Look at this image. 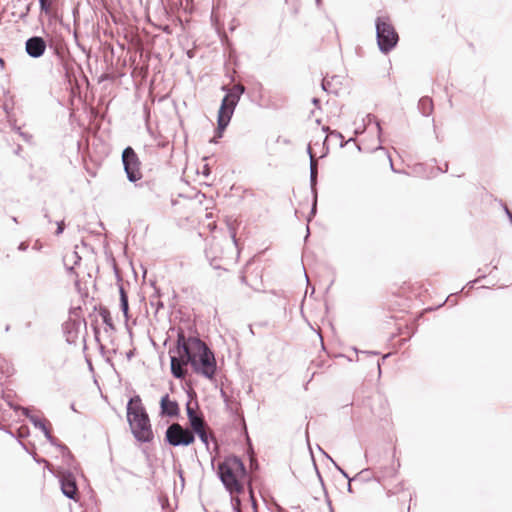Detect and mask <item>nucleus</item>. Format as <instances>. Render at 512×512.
<instances>
[{
  "instance_id": "nucleus-3",
  "label": "nucleus",
  "mask_w": 512,
  "mask_h": 512,
  "mask_svg": "<svg viewBox=\"0 0 512 512\" xmlns=\"http://www.w3.org/2000/svg\"><path fill=\"white\" fill-rule=\"evenodd\" d=\"M375 26L379 50L382 53L387 54L396 47L399 41L398 33L391 23L390 18L387 16L377 17Z\"/></svg>"
},
{
  "instance_id": "nucleus-22",
  "label": "nucleus",
  "mask_w": 512,
  "mask_h": 512,
  "mask_svg": "<svg viewBox=\"0 0 512 512\" xmlns=\"http://www.w3.org/2000/svg\"><path fill=\"white\" fill-rule=\"evenodd\" d=\"M41 12L49 14L51 11V0H38Z\"/></svg>"
},
{
  "instance_id": "nucleus-10",
  "label": "nucleus",
  "mask_w": 512,
  "mask_h": 512,
  "mask_svg": "<svg viewBox=\"0 0 512 512\" xmlns=\"http://www.w3.org/2000/svg\"><path fill=\"white\" fill-rule=\"evenodd\" d=\"M307 152L310 157V186L311 192L313 194V204L311 208V214L316 213V205H317V175H318V161L312 153L311 146L309 145L307 148Z\"/></svg>"
},
{
  "instance_id": "nucleus-30",
  "label": "nucleus",
  "mask_w": 512,
  "mask_h": 512,
  "mask_svg": "<svg viewBox=\"0 0 512 512\" xmlns=\"http://www.w3.org/2000/svg\"><path fill=\"white\" fill-rule=\"evenodd\" d=\"M9 397H10V395H6V396H5V399H6L7 403H8V405H9L11 408H13L14 410H18V409H20V410H21V408H22V407H19V406L13 405V404L11 403V399H9Z\"/></svg>"
},
{
  "instance_id": "nucleus-11",
  "label": "nucleus",
  "mask_w": 512,
  "mask_h": 512,
  "mask_svg": "<svg viewBox=\"0 0 512 512\" xmlns=\"http://www.w3.org/2000/svg\"><path fill=\"white\" fill-rule=\"evenodd\" d=\"M59 481L62 493L69 499L77 500L78 488L74 475L70 472L62 473Z\"/></svg>"
},
{
  "instance_id": "nucleus-27",
  "label": "nucleus",
  "mask_w": 512,
  "mask_h": 512,
  "mask_svg": "<svg viewBox=\"0 0 512 512\" xmlns=\"http://www.w3.org/2000/svg\"><path fill=\"white\" fill-rule=\"evenodd\" d=\"M119 294H120V301H124V299L128 300V296L124 290L123 285H119Z\"/></svg>"
},
{
  "instance_id": "nucleus-17",
  "label": "nucleus",
  "mask_w": 512,
  "mask_h": 512,
  "mask_svg": "<svg viewBox=\"0 0 512 512\" xmlns=\"http://www.w3.org/2000/svg\"><path fill=\"white\" fill-rule=\"evenodd\" d=\"M189 423H190V426H191V431L193 433H196L204 428H206V423L205 421L203 420L202 417L200 416H197V417H194V418H191L189 420Z\"/></svg>"
},
{
  "instance_id": "nucleus-15",
  "label": "nucleus",
  "mask_w": 512,
  "mask_h": 512,
  "mask_svg": "<svg viewBox=\"0 0 512 512\" xmlns=\"http://www.w3.org/2000/svg\"><path fill=\"white\" fill-rule=\"evenodd\" d=\"M80 261L81 257L76 251H72L64 256V264L70 273L73 272L74 266L78 265Z\"/></svg>"
},
{
  "instance_id": "nucleus-8",
  "label": "nucleus",
  "mask_w": 512,
  "mask_h": 512,
  "mask_svg": "<svg viewBox=\"0 0 512 512\" xmlns=\"http://www.w3.org/2000/svg\"><path fill=\"white\" fill-rule=\"evenodd\" d=\"M33 1L28 0H10L7 3V9L15 21H25L30 13Z\"/></svg>"
},
{
  "instance_id": "nucleus-24",
  "label": "nucleus",
  "mask_w": 512,
  "mask_h": 512,
  "mask_svg": "<svg viewBox=\"0 0 512 512\" xmlns=\"http://www.w3.org/2000/svg\"><path fill=\"white\" fill-rule=\"evenodd\" d=\"M195 434L198 435V437L200 438V440L206 445V447L208 448V445H209V436H208V433L206 431V428L196 432Z\"/></svg>"
},
{
  "instance_id": "nucleus-31",
  "label": "nucleus",
  "mask_w": 512,
  "mask_h": 512,
  "mask_svg": "<svg viewBox=\"0 0 512 512\" xmlns=\"http://www.w3.org/2000/svg\"><path fill=\"white\" fill-rule=\"evenodd\" d=\"M330 136L341 139V140L343 139V135L338 131H331Z\"/></svg>"
},
{
  "instance_id": "nucleus-28",
  "label": "nucleus",
  "mask_w": 512,
  "mask_h": 512,
  "mask_svg": "<svg viewBox=\"0 0 512 512\" xmlns=\"http://www.w3.org/2000/svg\"><path fill=\"white\" fill-rule=\"evenodd\" d=\"M63 231H64V222L63 221L57 222L56 234L60 235L63 233Z\"/></svg>"
},
{
  "instance_id": "nucleus-9",
  "label": "nucleus",
  "mask_w": 512,
  "mask_h": 512,
  "mask_svg": "<svg viewBox=\"0 0 512 512\" xmlns=\"http://www.w3.org/2000/svg\"><path fill=\"white\" fill-rule=\"evenodd\" d=\"M46 48V40L41 36H32L25 41V52L31 58L37 59L42 57Z\"/></svg>"
},
{
  "instance_id": "nucleus-34",
  "label": "nucleus",
  "mask_w": 512,
  "mask_h": 512,
  "mask_svg": "<svg viewBox=\"0 0 512 512\" xmlns=\"http://www.w3.org/2000/svg\"><path fill=\"white\" fill-rule=\"evenodd\" d=\"M322 89L327 90V83L325 82V80L322 81Z\"/></svg>"
},
{
  "instance_id": "nucleus-26",
  "label": "nucleus",
  "mask_w": 512,
  "mask_h": 512,
  "mask_svg": "<svg viewBox=\"0 0 512 512\" xmlns=\"http://www.w3.org/2000/svg\"><path fill=\"white\" fill-rule=\"evenodd\" d=\"M186 411H187V417H188V420H190L191 418H194V417H197L198 415L196 414V412L194 411V409L190 406V403H187L186 405Z\"/></svg>"
},
{
  "instance_id": "nucleus-37",
  "label": "nucleus",
  "mask_w": 512,
  "mask_h": 512,
  "mask_svg": "<svg viewBox=\"0 0 512 512\" xmlns=\"http://www.w3.org/2000/svg\"><path fill=\"white\" fill-rule=\"evenodd\" d=\"M395 474H396V469L392 468L391 471H390V475L394 476Z\"/></svg>"
},
{
  "instance_id": "nucleus-46",
  "label": "nucleus",
  "mask_w": 512,
  "mask_h": 512,
  "mask_svg": "<svg viewBox=\"0 0 512 512\" xmlns=\"http://www.w3.org/2000/svg\"><path fill=\"white\" fill-rule=\"evenodd\" d=\"M13 222H17V218L16 217H13Z\"/></svg>"
},
{
  "instance_id": "nucleus-38",
  "label": "nucleus",
  "mask_w": 512,
  "mask_h": 512,
  "mask_svg": "<svg viewBox=\"0 0 512 512\" xmlns=\"http://www.w3.org/2000/svg\"><path fill=\"white\" fill-rule=\"evenodd\" d=\"M315 2H316V5H317L318 7H320V6H321V3H322V0H315Z\"/></svg>"
},
{
  "instance_id": "nucleus-23",
  "label": "nucleus",
  "mask_w": 512,
  "mask_h": 512,
  "mask_svg": "<svg viewBox=\"0 0 512 512\" xmlns=\"http://www.w3.org/2000/svg\"><path fill=\"white\" fill-rule=\"evenodd\" d=\"M101 316L103 318V322L105 323V325L111 329V330H114V325H113V322H112V319L110 317V314L109 312L107 311H104L103 313H101Z\"/></svg>"
},
{
  "instance_id": "nucleus-25",
  "label": "nucleus",
  "mask_w": 512,
  "mask_h": 512,
  "mask_svg": "<svg viewBox=\"0 0 512 512\" xmlns=\"http://www.w3.org/2000/svg\"><path fill=\"white\" fill-rule=\"evenodd\" d=\"M120 308H121V311L123 312L125 320L127 321L128 318H129V315H128V312H129L128 300L124 299V301H120Z\"/></svg>"
},
{
  "instance_id": "nucleus-40",
  "label": "nucleus",
  "mask_w": 512,
  "mask_h": 512,
  "mask_svg": "<svg viewBox=\"0 0 512 512\" xmlns=\"http://www.w3.org/2000/svg\"><path fill=\"white\" fill-rule=\"evenodd\" d=\"M348 491L351 493L352 492V487H351V483L349 482L348 483Z\"/></svg>"
},
{
  "instance_id": "nucleus-14",
  "label": "nucleus",
  "mask_w": 512,
  "mask_h": 512,
  "mask_svg": "<svg viewBox=\"0 0 512 512\" xmlns=\"http://www.w3.org/2000/svg\"><path fill=\"white\" fill-rule=\"evenodd\" d=\"M147 413L139 395H135L127 403V419Z\"/></svg>"
},
{
  "instance_id": "nucleus-43",
  "label": "nucleus",
  "mask_w": 512,
  "mask_h": 512,
  "mask_svg": "<svg viewBox=\"0 0 512 512\" xmlns=\"http://www.w3.org/2000/svg\"><path fill=\"white\" fill-rule=\"evenodd\" d=\"M0 64L3 65L4 64V61L2 58H0Z\"/></svg>"
},
{
  "instance_id": "nucleus-44",
  "label": "nucleus",
  "mask_w": 512,
  "mask_h": 512,
  "mask_svg": "<svg viewBox=\"0 0 512 512\" xmlns=\"http://www.w3.org/2000/svg\"><path fill=\"white\" fill-rule=\"evenodd\" d=\"M329 128L328 127H323V131H328Z\"/></svg>"
},
{
  "instance_id": "nucleus-5",
  "label": "nucleus",
  "mask_w": 512,
  "mask_h": 512,
  "mask_svg": "<svg viewBox=\"0 0 512 512\" xmlns=\"http://www.w3.org/2000/svg\"><path fill=\"white\" fill-rule=\"evenodd\" d=\"M131 432L135 439L142 443L151 442L154 438L153 431L150 424V419L147 413L142 415H135L127 419Z\"/></svg>"
},
{
  "instance_id": "nucleus-35",
  "label": "nucleus",
  "mask_w": 512,
  "mask_h": 512,
  "mask_svg": "<svg viewBox=\"0 0 512 512\" xmlns=\"http://www.w3.org/2000/svg\"><path fill=\"white\" fill-rule=\"evenodd\" d=\"M319 451H320V452H323V454H324L327 458H329L330 460L332 459V458H331V457H330L326 452H324V451H323V449H322V448H319Z\"/></svg>"
},
{
  "instance_id": "nucleus-7",
  "label": "nucleus",
  "mask_w": 512,
  "mask_h": 512,
  "mask_svg": "<svg viewBox=\"0 0 512 512\" xmlns=\"http://www.w3.org/2000/svg\"><path fill=\"white\" fill-rule=\"evenodd\" d=\"M122 162L127 179L130 182H136L142 178L141 163L132 147L128 146L123 150Z\"/></svg>"
},
{
  "instance_id": "nucleus-42",
  "label": "nucleus",
  "mask_w": 512,
  "mask_h": 512,
  "mask_svg": "<svg viewBox=\"0 0 512 512\" xmlns=\"http://www.w3.org/2000/svg\"><path fill=\"white\" fill-rule=\"evenodd\" d=\"M383 149H384V148H383L381 145H379V146L376 148V150H383Z\"/></svg>"
},
{
  "instance_id": "nucleus-32",
  "label": "nucleus",
  "mask_w": 512,
  "mask_h": 512,
  "mask_svg": "<svg viewBox=\"0 0 512 512\" xmlns=\"http://www.w3.org/2000/svg\"><path fill=\"white\" fill-rule=\"evenodd\" d=\"M312 103L315 105V106H319L320 104V100L318 98H313L312 99Z\"/></svg>"
},
{
  "instance_id": "nucleus-18",
  "label": "nucleus",
  "mask_w": 512,
  "mask_h": 512,
  "mask_svg": "<svg viewBox=\"0 0 512 512\" xmlns=\"http://www.w3.org/2000/svg\"><path fill=\"white\" fill-rule=\"evenodd\" d=\"M80 323H76L75 321H69L65 323V329L68 333L67 341L68 342H74L76 338V332L74 330L76 329V326H79Z\"/></svg>"
},
{
  "instance_id": "nucleus-16",
  "label": "nucleus",
  "mask_w": 512,
  "mask_h": 512,
  "mask_svg": "<svg viewBox=\"0 0 512 512\" xmlns=\"http://www.w3.org/2000/svg\"><path fill=\"white\" fill-rule=\"evenodd\" d=\"M418 108L424 116H429L433 111V103L429 97H423L419 100Z\"/></svg>"
},
{
  "instance_id": "nucleus-2",
  "label": "nucleus",
  "mask_w": 512,
  "mask_h": 512,
  "mask_svg": "<svg viewBox=\"0 0 512 512\" xmlns=\"http://www.w3.org/2000/svg\"><path fill=\"white\" fill-rule=\"evenodd\" d=\"M246 474V468L242 460L238 457L227 458L218 465V475L230 494L241 493L243 486L238 477Z\"/></svg>"
},
{
  "instance_id": "nucleus-45",
  "label": "nucleus",
  "mask_w": 512,
  "mask_h": 512,
  "mask_svg": "<svg viewBox=\"0 0 512 512\" xmlns=\"http://www.w3.org/2000/svg\"><path fill=\"white\" fill-rule=\"evenodd\" d=\"M61 449L68 450L66 446H61Z\"/></svg>"
},
{
  "instance_id": "nucleus-41",
  "label": "nucleus",
  "mask_w": 512,
  "mask_h": 512,
  "mask_svg": "<svg viewBox=\"0 0 512 512\" xmlns=\"http://www.w3.org/2000/svg\"><path fill=\"white\" fill-rule=\"evenodd\" d=\"M232 239H233L234 243L236 244V237H235L234 233L232 234Z\"/></svg>"
},
{
  "instance_id": "nucleus-21",
  "label": "nucleus",
  "mask_w": 512,
  "mask_h": 512,
  "mask_svg": "<svg viewBox=\"0 0 512 512\" xmlns=\"http://www.w3.org/2000/svg\"><path fill=\"white\" fill-rule=\"evenodd\" d=\"M366 121L368 124H370L371 122H375L376 124V127H377V131H378V138L379 140L381 141V133H382V128H381V125H380V122L376 119V117L372 114H368L366 116Z\"/></svg>"
},
{
  "instance_id": "nucleus-19",
  "label": "nucleus",
  "mask_w": 512,
  "mask_h": 512,
  "mask_svg": "<svg viewBox=\"0 0 512 512\" xmlns=\"http://www.w3.org/2000/svg\"><path fill=\"white\" fill-rule=\"evenodd\" d=\"M150 305L156 308V312L164 307L163 302L160 300L159 291L156 290L153 295L150 296Z\"/></svg>"
},
{
  "instance_id": "nucleus-1",
  "label": "nucleus",
  "mask_w": 512,
  "mask_h": 512,
  "mask_svg": "<svg viewBox=\"0 0 512 512\" xmlns=\"http://www.w3.org/2000/svg\"><path fill=\"white\" fill-rule=\"evenodd\" d=\"M171 373L177 379H184L186 366L191 365L196 374L212 379L217 365L214 353L197 337H186L183 330L177 333V346L170 350Z\"/></svg>"
},
{
  "instance_id": "nucleus-48",
  "label": "nucleus",
  "mask_w": 512,
  "mask_h": 512,
  "mask_svg": "<svg viewBox=\"0 0 512 512\" xmlns=\"http://www.w3.org/2000/svg\"><path fill=\"white\" fill-rule=\"evenodd\" d=\"M71 409L75 411V406L72 404Z\"/></svg>"
},
{
  "instance_id": "nucleus-20",
  "label": "nucleus",
  "mask_w": 512,
  "mask_h": 512,
  "mask_svg": "<svg viewBox=\"0 0 512 512\" xmlns=\"http://www.w3.org/2000/svg\"><path fill=\"white\" fill-rule=\"evenodd\" d=\"M244 92L245 87L242 84H235L230 90H228V93L236 97L238 100H240V97Z\"/></svg>"
},
{
  "instance_id": "nucleus-39",
  "label": "nucleus",
  "mask_w": 512,
  "mask_h": 512,
  "mask_svg": "<svg viewBox=\"0 0 512 512\" xmlns=\"http://www.w3.org/2000/svg\"><path fill=\"white\" fill-rule=\"evenodd\" d=\"M389 162H390L391 169L394 171V167H393L392 159H391L390 157H389Z\"/></svg>"
},
{
  "instance_id": "nucleus-47",
  "label": "nucleus",
  "mask_w": 512,
  "mask_h": 512,
  "mask_svg": "<svg viewBox=\"0 0 512 512\" xmlns=\"http://www.w3.org/2000/svg\"><path fill=\"white\" fill-rule=\"evenodd\" d=\"M241 279H242V282H245V279H246V278H245V276H242V278H241Z\"/></svg>"
},
{
  "instance_id": "nucleus-12",
  "label": "nucleus",
  "mask_w": 512,
  "mask_h": 512,
  "mask_svg": "<svg viewBox=\"0 0 512 512\" xmlns=\"http://www.w3.org/2000/svg\"><path fill=\"white\" fill-rule=\"evenodd\" d=\"M160 413L163 416L177 417L179 415V406L175 400H171L168 394H165L160 400Z\"/></svg>"
},
{
  "instance_id": "nucleus-36",
  "label": "nucleus",
  "mask_w": 512,
  "mask_h": 512,
  "mask_svg": "<svg viewBox=\"0 0 512 512\" xmlns=\"http://www.w3.org/2000/svg\"><path fill=\"white\" fill-rule=\"evenodd\" d=\"M319 451H320V452H323V454H324L327 458H329L330 460L332 459V458H331V457H330L326 452H324V451H323V449H322V448H319Z\"/></svg>"
},
{
  "instance_id": "nucleus-29",
  "label": "nucleus",
  "mask_w": 512,
  "mask_h": 512,
  "mask_svg": "<svg viewBox=\"0 0 512 512\" xmlns=\"http://www.w3.org/2000/svg\"><path fill=\"white\" fill-rule=\"evenodd\" d=\"M331 461L333 462V464L335 465V467H336V468L341 472V474H342L345 478H347L349 481H352V479L348 476V474H347V473H346V472H345L341 467H339V466L334 462V460H333V459H331Z\"/></svg>"
},
{
  "instance_id": "nucleus-33",
  "label": "nucleus",
  "mask_w": 512,
  "mask_h": 512,
  "mask_svg": "<svg viewBox=\"0 0 512 512\" xmlns=\"http://www.w3.org/2000/svg\"><path fill=\"white\" fill-rule=\"evenodd\" d=\"M26 248H27V246L25 245V243H21V244L19 245V249H20V250H25Z\"/></svg>"
},
{
  "instance_id": "nucleus-13",
  "label": "nucleus",
  "mask_w": 512,
  "mask_h": 512,
  "mask_svg": "<svg viewBox=\"0 0 512 512\" xmlns=\"http://www.w3.org/2000/svg\"><path fill=\"white\" fill-rule=\"evenodd\" d=\"M23 414L30 420V422L38 429H40L45 438L51 443L55 444L56 439L51 435L50 431L46 427L45 421L40 419L38 416L31 415L28 408H21Z\"/></svg>"
},
{
  "instance_id": "nucleus-6",
  "label": "nucleus",
  "mask_w": 512,
  "mask_h": 512,
  "mask_svg": "<svg viewBox=\"0 0 512 512\" xmlns=\"http://www.w3.org/2000/svg\"><path fill=\"white\" fill-rule=\"evenodd\" d=\"M165 440L171 446H188L195 440V435L188 428H184L179 423H172L168 426L165 433Z\"/></svg>"
},
{
  "instance_id": "nucleus-4",
  "label": "nucleus",
  "mask_w": 512,
  "mask_h": 512,
  "mask_svg": "<svg viewBox=\"0 0 512 512\" xmlns=\"http://www.w3.org/2000/svg\"><path fill=\"white\" fill-rule=\"evenodd\" d=\"M238 102L239 100L228 92L224 96L218 111L217 133L211 142L217 143V139L222 137L223 131L228 126Z\"/></svg>"
}]
</instances>
